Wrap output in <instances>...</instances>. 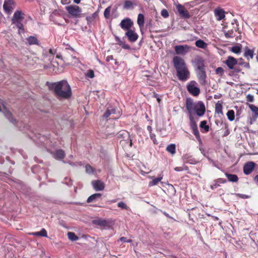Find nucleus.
Here are the masks:
<instances>
[{"label": "nucleus", "instance_id": "nucleus-1", "mask_svg": "<svg viewBox=\"0 0 258 258\" xmlns=\"http://www.w3.org/2000/svg\"><path fill=\"white\" fill-rule=\"evenodd\" d=\"M185 107L189 119L190 127L197 140L201 141L200 134L194 115L196 113L198 116H203L206 112L205 105L201 101L194 102L192 98H187L186 99Z\"/></svg>", "mask_w": 258, "mask_h": 258}, {"label": "nucleus", "instance_id": "nucleus-2", "mask_svg": "<svg viewBox=\"0 0 258 258\" xmlns=\"http://www.w3.org/2000/svg\"><path fill=\"white\" fill-rule=\"evenodd\" d=\"M46 85L59 100H69L73 95L71 87L67 80L54 83L47 82Z\"/></svg>", "mask_w": 258, "mask_h": 258}, {"label": "nucleus", "instance_id": "nucleus-3", "mask_svg": "<svg viewBox=\"0 0 258 258\" xmlns=\"http://www.w3.org/2000/svg\"><path fill=\"white\" fill-rule=\"evenodd\" d=\"M172 61L178 80L181 81L187 80L190 78V72L184 60L180 56H175Z\"/></svg>", "mask_w": 258, "mask_h": 258}, {"label": "nucleus", "instance_id": "nucleus-4", "mask_svg": "<svg viewBox=\"0 0 258 258\" xmlns=\"http://www.w3.org/2000/svg\"><path fill=\"white\" fill-rule=\"evenodd\" d=\"M25 14L20 10H17L15 12L12 18V24H14L18 29L19 34L24 32V27L22 21L25 18Z\"/></svg>", "mask_w": 258, "mask_h": 258}, {"label": "nucleus", "instance_id": "nucleus-5", "mask_svg": "<svg viewBox=\"0 0 258 258\" xmlns=\"http://www.w3.org/2000/svg\"><path fill=\"white\" fill-rule=\"evenodd\" d=\"M238 21L234 19L231 23H227L223 28V32L226 38H232L234 37L235 32L239 29Z\"/></svg>", "mask_w": 258, "mask_h": 258}, {"label": "nucleus", "instance_id": "nucleus-6", "mask_svg": "<svg viewBox=\"0 0 258 258\" xmlns=\"http://www.w3.org/2000/svg\"><path fill=\"white\" fill-rule=\"evenodd\" d=\"M74 50L72 47L66 48L63 51L62 54L61 56L64 62L68 64H71L73 62V60L76 58V57L74 55Z\"/></svg>", "mask_w": 258, "mask_h": 258}, {"label": "nucleus", "instance_id": "nucleus-7", "mask_svg": "<svg viewBox=\"0 0 258 258\" xmlns=\"http://www.w3.org/2000/svg\"><path fill=\"white\" fill-rule=\"evenodd\" d=\"M188 93L194 96H198L200 93V89L198 87V83L194 80L190 81L186 85Z\"/></svg>", "mask_w": 258, "mask_h": 258}, {"label": "nucleus", "instance_id": "nucleus-8", "mask_svg": "<svg viewBox=\"0 0 258 258\" xmlns=\"http://www.w3.org/2000/svg\"><path fill=\"white\" fill-rule=\"evenodd\" d=\"M68 13L75 18H79L82 12L81 9L77 5H71L66 7Z\"/></svg>", "mask_w": 258, "mask_h": 258}, {"label": "nucleus", "instance_id": "nucleus-9", "mask_svg": "<svg viewBox=\"0 0 258 258\" xmlns=\"http://www.w3.org/2000/svg\"><path fill=\"white\" fill-rule=\"evenodd\" d=\"M118 138L120 139V143L124 142L125 143H130V146L133 145L132 140L130 138V135L128 132L126 131H121L119 132Z\"/></svg>", "mask_w": 258, "mask_h": 258}, {"label": "nucleus", "instance_id": "nucleus-10", "mask_svg": "<svg viewBox=\"0 0 258 258\" xmlns=\"http://www.w3.org/2000/svg\"><path fill=\"white\" fill-rule=\"evenodd\" d=\"M119 26L122 29L126 31L133 29L134 22L130 18H126L121 21Z\"/></svg>", "mask_w": 258, "mask_h": 258}, {"label": "nucleus", "instance_id": "nucleus-11", "mask_svg": "<svg viewBox=\"0 0 258 258\" xmlns=\"http://www.w3.org/2000/svg\"><path fill=\"white\" fill-rule=\"evenodd\" d=\"M176 8L179 13V16L183 19H189L190 15L188 11L185 7L181 4H178L176 6Z\"/></svg>", "mask_w": 258, "mask_h": 258}, {"label": "nucleus", "instance_id": "nucleus-12", "mask_svg": "<svg viewBox=\"0 0 258 258\" xmlns=\"http://www.w3.org/2000/svg\"><path fill=\"white\" fill-rule=\"evenodd\" d=\"M125 36L127 38L128 40L130 42H136L139 38V35L136 32L134 28L133 29L126 31L125 33Z\"/></svg>", "mask_w": 258, "mask_h": 258}, {"label": "nucleus", "instance_id": "nucleus-13", "mask_svg": "<svg viewBox=\"0 0 258 258\" xmlns=\"http://www.w3.org/2000/svg\"><path fill=\"white\" fill-rule=\"evenodd\" d=\"M224 63L227 66L229 69L235 70V72L237 73L240 72L239 70L234 68V66L237 64V60L234 57L230 56H228Z\"/></svg>", "mask_w": 258, "mask_h": 258}, {"label": "nucleus", "instance_id": "nucleus-14", "mask_svg": "<svg viewBox=\"0 0 258 258\" xmlns=\"http://www.w3.org/2000/svg\"><path fill=\"white\" fill-rule=\"evenodd\" d=\"M198 80L202 86H205L207 84V76L206 70L196 72Z\"/></svg>", "mask_w": 258, "mask_h": 258}, {"label": "nucleus", "instance_id": "nucleus-15", "mask_svg": "<svg viewBox=\"0 0 258 258\" xmlns=\"http://www.w3.org/2000/svg\"><path fill=\"white\" fill-rule=\"evenodd\" d=\"M196 71L201 72L206 70V66L205 64V60L201 57H198L195 59Z\"/></svg>", "mask_w": 258, "mask_h": 258}, {"label": "nucleus", "instance_id": "nucleus-16", "mask_svg": "<svg viewBox=\"0 0 258 258\" xmlns=\"http://www.w3.org/2000/svg\"><path fill=\"white\" fill-rule=\"evenodd\" d=\"M174 49L177 54L184 55L189 51L190 47L187 45H176Z\"/></svg>", "mask_w": 258, "mask_h": 258}, {"label": "nucleus", "instance_id": "nucleus-17", "mask_svg": "<svg viewBox=\"0 0 258 258\" xmlns=\"http://www.w3.org/2000/svg\"><path fill=\"white\" fill-rule=\"evenodd\" d=\"M214 15L217 21H221L225 17V12L221 8H217L214 11Z\"/></svg>", "mask_w": 258, "mask_h": 258}, {"label": "nucleus", "instance_id": "nucleus-18", "mask_svg": "<svg viewBox=\"0 0 258 258\" xmlns=\"http://www.w3.org/2000/svg\"><path fill=\"white\" fill-rule=\"evenodd\" d=\"M255 164L253 162H248L243 166V172L245 174L248 175L252 172L254 168Z\"/></svg>", "mask_w": 258, "mask_h": 258}, {"label": "nucleus", "instance_id": "nucleus-19", "mask_svg": "<svg viewBox=\"0 0 258 258\" xmlns=\"http://www.w3.org/2000/svg\"><path fill=\"white\" fill-rule=\"evenodd\" d=\"M92 184L96 191L103 190L105 187L104 183L100 180L92 181Z\"/></svg>", "mask_w": 258, "mask_h": 258}, {"label": "nucleus", "instance_id": "nucleus-20", "mask_svg": "<svg viewBox=\"0 0 258 258\" xmlns=\"http://www.w3.org/2000/svg\"><path fill=\"white\" fill-rule=\"evenodd\" d=\"M14 7L13 0H6L4 4V9L7 12L11 11Z\"/></svg>", "mask_w": 258, "mask_h": 258}, {"label": "nucleus", "instance_id": "nucleus-21", "mask_svg": "<svg viewBox=\"0 0 258 258\" xmlns=\"http://www.w3.org/2000/svg\"><path fill=\"white\" fill-rule=\"evenodd\" d=\"M227 182L226 179L224 178H218L214 180V183L211 185V188L212 189H215L220 186V184L225 183Z\"/></svg>", "mask_w": 258, "mask_h": 258}, {"label": "nucleus", "instance_id": "nucleus-22", "mask_svg": "<svg viewBox=\"0 0 258 258\" xmlns=\"http://www.w3.org/2000/svg\"><path fill=\"white\" fill-rule=\"evenodd\" d=\"M93 223L100 226H108L109 225V222L105 219H98L93 221Z\"/></svg>", "mask_w": 258, "mask_h": 258}, {"label": "nucleus", "instance_id": "nucleus-23", "mask_svg": "<svg viewBox=\"0 0 258 258\" xmlns=\"http://www.w3.org/2000/svg\"><path fill=\"white\" fill-rule=\"evenodd\" d=\"M223 102L221 101H218L215 104V113L218 114L223 115Z\"/></svg>", "mask_w": 258, "mask_h": 258}, {"label": "nucleus", "instance_id": "nucleus-24", "mask_svg": "<svg viewBox=\"0 0 258 258\" xmlns=\"http://www.w3.org/2000/svg\"><path fill=\"white\" fill-rule=\"evenodd\" d=\"M102 196V194L100 193H96L92 195L88 198L87 202V203H91L95 202L97 199L100 198Z\"/></svg>", "mask_w": 258, "mask_h": 258}, {"label": "nucleus", "instance_id": "nucleus-25", "mask_svg": "<svg viewBox=\"0 0 258 258\" xmlns=\"http://www.w3.org/2000/svg\"><path fill=\"white\" fill-rule=\"evenodd\" d=\"M206 120H203L201 122L200 124V127L201 128V131L202 133H208L209 131L210 127L207 124Z\"/></svg>", "mask_w": 258, "mask_h": 258}, {"label": "nucleus", "instance_id": "nucleus-26", "mask_svg": "<svg viewBox=\"0 0 258 258\" xmlns=\"http://www.w3.org/2000/svg\"><path fill=\"white\" fill-rule=\"evenodd\" d=\"M115 39L117 42V44L120 46H121L123 48L125 49H130V45L125 44V42L122 41L118 36H115Z\"/></svg>", "mask_w": 258, "mask_h": 258}, {"label": "nucleus", "instance_id": "nucleus-27", "mask_svg": "<svg viewBox=\"0 0 258 258\" xmlns=\"http://www.w3.org/2000/svg\"><path fill=\"white\" fill-rule=\"evenodd\" d=\"M54 156L55 159H62L65 157L64 152L62 150H56L54 153Z\"/></svg>", "mask_w": 258, "mask_h": 258}, {"label": "nucleus", "instance_id": "nucleus-28", "mask_svg": "<svg viewBox=\"0 0 258 258\" xmlns=\"http://www.w3.org/2000/svg\"><path fill=\"white\" fill-rule=\"evenodd\" d=\"M32 235L36 236H42V237H47V233L46 230L44 228H42L39 232H35L31 233Z\"/></svg>", "mask_w": 258, "mask_h": 258}, {"label": "nucleus", "instance_id": "nucleus-29", "mask_svg": "<svg viewBox=\"0 0 258 258\" xmlns=\"http://www.w3.org/2000/svg\"><path fill=\"white\" fill-rule=\"evenodd\" d=\"M226 176L227 177L228 181L231 182H237L238 180V176L235 174L225 173Z\"/></svg>", "mask_w": 258, "mask_h": 258}, {"label": "nucleus", "instance_id": "nucleus-30", "mask_svg": "<svg viewBox=\"0 0 258 258\" xmlns=\"http://www.w3.org/2000/svg\"><path fill=\"white\" fill-rule=\"evenodd\" d=\"M144 16L142 14H139L138 16L137 23L140 28H142L144 26Z\"/></svg>", "mask_w": 258, "mask_h": 258}, {"label": "nucleus", "instance_id": "nucleus-31", "mask_svg": "<svg viewBox=\"0 0 258 258\" xmlns=\"http://www.w3.org/2000/svg\"><path fill=\"white\" fill-rule=\"evenodd\" d=\"M195 44L197 47L203 49H206L208 46V44L201 39L197 40Z\"/></svg>", "mask_w": 258, "mask_h": 258}, {"label": "nucleus", "instance_id": "nucleus-32", "mask_svg": "<svg viewBox=\"0 0 258 258\" xmlns=\"http://www.w3.org/2000/svg\"><path fill=\"white\" fill-rule=\"evenodd\" d=\"M163 179V175H160L157 178H154L152 180L149 182V186H153L157 185Z\"/></svg>", "mask_w": 258, "mask_h": 258}, {"label": "nucleus", "instance_id": "nucleus-33", "mask_svg": "<svg viewBox=\"0 0 258 258\" xmlns=\"http://www.w3.org/2000/svg\"><path fill=\"white\" fill-rule=\"evenodd\" d=\"M26 39L29 45L38 44V40L35 36H29Z\"/></svg>", "mask_w": 258, "mask_h": 258}, {"label": "nucleus", "instance_id": "nucleus-34", "mask_svg": "<svg viewBox=\"0 0 258 258\" xmlns=\"http://www.w3.org/2000/svg\"><path fill=\"white\" fill-rule=\"evenodd\" d=\"M5 115L11 122L13 123H16V120L14 118L12 113L10 111L6 109L5 111Z\"/></svg>", "mask_w": 258, "mask_h": 258}, {"label": "nucleus", "instance_id": "nucleus-35", "mask_svg": "<svg viewBox=\"0 0 258 258\" xmlns=\"http://www.w3.org/2000/svg\"><path fill=\"white\" fill-rule=\"evenodd\" d=\"M166 151L172 155H174L176 152V146L174 144H171L166 147Z\"/></svg>", "mask_w": 258, "mask_h": 258}, {"label": "nucleus", "instance_id": "nucleus-36", "mask_svg": "<svg viewBox=\"0 0 258 258\" xmlns=\"http://www.w3.org/2000/svg\"><path fill=\"white\" fill-rule=\"evenodd\" d=\"M244 55L247 58L250 57L252 58L253 56V51L249 49L248 47H246L245 50Z\"/></svg>", "mask_w": 258, "mask_h": 258}, {"label": "nucleus", "instance_id": "nucleus-37", "mask_svg": "<svg viewBox=\"0 0 258 258\" xmlns=\"http://www.w3.org/2000/svg\"><path fill=\"white\" fill-rule=\"evenodd\" d=\"M227 116L230 121H233L235 118V112L233 110H229L227 112Z\"/></svg>", "mask_w": 258, "mask_h": 258}, {"label": "nucleus", "instance_id": "nucleus-38", "mask_svg": "<svg viewBox=\"0 0 258 258\" xmlns=\"http://www.w3.org/2000/svg\"><path fill=\"white\" fill-rule=\"evenodd\" d=\"M68 236L69 239L72 241H76L79 239L78 236H77L75 233L72 232H69L68 233Z\"/></svg>", "mask_w": 258, "mask_h": 258}, {"label": "nucleus", "instance_id": "nucleus-39", "mask_svg": "<svg viewBox=\"0 0 258 258\" xmlns=\"http://www.w3.org/2000/svg\"><path fill=\"white\" fill-rule=\"evenodd\" d=\"M249 108L250 110L254 113V115L255 117L258 116V107L253 104H248Z\"/></svg>", "mask_w": 258, "mask_h": 258}, {"label": "nucleus", "instance_id": "nucleus-40", "mask_svg": "<svg viewBox=\"0 0 258 258\" xmlns=\"http://www.w3.org/2000/svg\"><path fill=\"white\" fill-rule=\"evenodd\" d=\"M117 207L121 208V209L126 210H130V208L128 206H127V205L123 202H119L117 204Z\"/></svg>", "mask_w": 258, "mask_h": 258}, {"label": "nucleus", "instance_id": "nucleus-41", "mask_svg": "<svg viewBox=\"0 0 258 258\" xmlns=\"http://www.w3.org/2000/svg\"><path fill=\"white\" fill-rule=\"evenodd\" d=\"M86 171L88 173H93L95 171V169L89 164L85 166Z\"/></svg>", "mask_w": 258, "mask_h": 258}, {"label": "nucleus", "instance_id": "nucleus-42", "mask_svg": "<svg viewBox=\"0 0 258 258\" xmlns=\"http://www.w3.org/2000/svg\"><path fill=\"white\" fill-rule=\"evenodd\" d=\"M224 72V71L221 67H218L215 70L216 74L219 75L220 77H222L223 76Z\"/></svg>", "mask_w": 258, "mask_h": 258}, {"label": "nucleus", "instance_id": "nucleus-43", "mask_svg": "<svg viewBox=\"0 0 258 258\" xmlns=\"http://www.w3.org/2000/svg\"><path fill=\"white\" fill-rule=\"evenodd\" d=\"M109 110L110 112V115H112L110 118L114 119L118 117V116H115L116 114V109L115 108H109Z\"/></svg>", "mask_w": 258, "mask_h": 258}, {"label": "nucleus", "instance_id": "nucleus-44", "mask_svg": "<svg viewBox=\"0 0 258 258\" xmlns=\"http://www.w3.org/2000/svg\"><path fill=\"white\" fill-rule=\"evenodd\" d=\"M110 11H111V7H108L105 9L104 12V16L105 18L108 19L109 18Z\"/></svg>", "mask_w": 258, "mask_h": 258}, {"label": "nucleus", "instance_id": "nucleus-45", "mask_svg": "<svg viewBox=\"0 0 258 258\" xmlns=\"http://www.w3.org/2000/svg\"><path fill=\"white\" fill-rule=\"evenodd\" d=\"M133 6V3L130 1H126L124 3V8L130 9Z\"/></svg>", "mask_w": 258, "mask_h": 258}, {"label": "nucleus", "instance_id": "nucleus-46", "mask_svg": "<svg viewBox=\"0 0 258 258\" xmlns=\"http://www.w3.org/2000/svg\"><path fill=\"white\" fill-rule=\"evenodd\" d=\"M231 51L235 53H238L241 51V47L238 46H234L231 48Z\"/></svg>", "mask_w": 258, "mask_h": 258}, {"label": "nucleus", "instance_id": "nucleus-47", "mask_svg": "<svg viewBox=\"0 0 258 258\" xmlns=\"http://www.w3.org/2000/svg\"><path fill=\"white\" fill-rule=\"evenodd\" d=\"M86 76L88 78H93L94 77V71L92 70H89L87 74H86Z\"/></svg>", "mask_w": 258, "mask_h": 258}, {"label": "nucleus", "instance_id": "nucleus-48", "mask_svg": "<svg viewBox=\"0 0 258 258\" xmlns=\"http://www.w3.org/2000/svg\"><path fill=\"white\" fill-rule=\"evenodd\" d=\"M161 15L164 18H167L169 16V13L167 10L163 9L161 12Z\"/></svg>", "mask_w": 258, "mask_h": 258}, {"label": "nucleus", "instance_id": "nucleus-49", "mask_svg": "<svg viewBox=\"0 0 258 258\" xmlns=\"http://www.w3.org/2000/svg\"><path fill=\"white\" fill-rule=\"evenodd\" d=\"M246 100L247 102H253L254 101V96L251 94H248L246 97Z\"/></svg>", "mask_w": 258, "mask_h": 258}, {"label": "nucleus", "instance_id": "nucleus-50", "mask_svg": "<svg viewBox=\"0 0 258 258\" xmlns=\"http://www.w3.org/2000/svg\"><path fill=\"white\" fill-rule=\"evenodd\" d=\"M150 137L155 144H157L158 142L156 139V135L154 133H150Z\"/></svg>", "mask_w": 258, "mask_h": 258}, {"label": "nucleus", "instance_id": "nucleus-51", "mask_svg": "<svg viewBox=\"0 0 258 258\" xmlns=\"http://www.w3.org/2000/svg\"><path fill=\"white\" fill-rule=\"evenodd\" d=\"M119 240L123 242H127V243H131L132 242V239H127L126 237H121L120 238H119Z\"/></svg>", "mask_w": 258, "mask_h": 258}, {"label": "nucleus", "instance_id": "nucleus-52", "mask_svg": "<svg viewBox=\"0 0 258 258\" xmlns=\"http://www.w3.org/2000/svg\"><path fill=\"white\" fill-rule=\"evenodd\" d=\"M110 112L109 111V108H108L106 111H105V112L104 113L103 116V117H104L106 119H108V118L109 117V116H110Z\"/></svg>", "mask_w": 258, "mask_h": 258}, {"label": "nucleus", "instance_id": "nucleus-53", "mask_svg": "<svg viewBox=\"0 0 258 258\" xmlns=\"http://www.w3.org/2000/svg\"><path fill=\"white\" fill-rule=\"evenodd\" d=\"M221 97H222V94H215L214 96V98L215 99H219V98H221Z\"/></svg>", "mask_w": 258, "mask_h": 258}, {"label": "nucleus", "instance_id": "nucleus-54", "mask_svg": "<svg viewBox=\"0 0 258 258\" xmlns=\"http://www.w3.org/2000/svg\"><path fill=\"white\" fill-rule=\"evenodd\" d=\"M112 59H113V57L112 55H109V56H107L106 57V61H109L110 60H112Z\"/></svg>", "mask_w": 258, "mask_h": 258}, {"label": "nucleus", "instance_id": "nucleus-55", "mask_svg": "<svg viewBox=\"0 0 258 258\" xmlns=\"http://www.w3.org/2000/svg\"><path fill=\"white\" fill-rule=\"evenodd\" d=\"M174 169L176 171H182L183 168L181 167H176L174 168Z\"/></svg>", "mask_w": 258, "mask_h": 258}, {"label": "nucleus", "instance_id": "nucleus-56", "mask_svg": "<svg viewBox=\"0 0 258 258\" xmlns=\"http://www.w3.org/2000/svg\"><path fill=\"white\" fill-rule=\"evenodd\" d=\"M238 195L239 196V197L242 198H244V199H247L249 197L248 196H247V195H240V194H238Z\"/></svg>", "mask_w": 258, "mask_h": 258}, {"label": "nucleus", "instance_id": "nucleus-57", "mask_svg": "<svg viewBox=\"0 0 258 258\" xmlns=\"http://www.w3.org/2000/svg\"><path fill=\"white\" fill-rule=\"evenodd\" d=\"M147 130L149 132V133H152V127L150 125H148L147 126Z\"/></svg>", "mask_w": 258, "mask_h": 258}, {"label": "nucleus", "instance_id": "nucleus-58", "mask_svg": "<svg viewBox=\"0 0 258 258\" xmlns=\"http://www.w3.org/2000/svg\"><path fill=\"white\" fill-rule=\"evenodd\" d=\"M81 0H74V2L75 4H79L81 2Z\"/></svg>", "mask_w": 258, "mask_h": 258}, {"label": "nucleus", "instance_id": "nucleus-59", "mask_svg": "<svg viewBox=\"0 0 258 258\" xmlns=\"http://www.w3.org/2000/svg\"><path fill=\"white\" fill-rule=\"evenodd\" d=\"M254 180L258 182V175H256L254 177Z\"/></svg>", "mask_w": 258, "mask_h": 258}, {"label": "nucleus", "instance_id": "nucleus-60", "mask_svg": "<svg viewBox=\"0 0 258 258\" xmlns=\"http://www.w3.org/2000/svg\"><path fill=\"white\" fill-rule=\"evenodd\" d=\"M157 100L159 103H160L161 101V99L159 97H157Z\"/></svg>", "mask_w": 258, "mask_h": 258}, {"label": "nucleus", "instance_id": "nucleus-61", "mask_svg": "<svg viewBox=\"0 0 258 258\" xmlns=\"http://www.w3.org/2000/svg\"><path fill=\"white\" fill-rule=\"evenodd\" d=\"M154 97L155 98H157V97H158V95L157 94H156V93H154Z\"/></svg>", "mask_w": 258, "mask_h": 258}, {"label": "nucleus", "instance_id": "nucleus-62", "mask_svg": "<svg viewBox=\"0 0 258 258\" xmlns=\"http://www.w3.org/2000/svg\"><path fill=\"white\" fill-rule=\"evenodd\" d=\"M164 215H165L166 216H167V217H169V215H168V214H167V213H164Z\"/></svg>", "mask_w": 258, "mask_h": 258}, {"label": "nucleus", "instance_id": "nucleus-63", "mask_svg": "<svg viewBox=\"0 0 258 258\" xmlns=\"http://www.w3.org/2000/svg\"><path fill=\"white\" fill-rule=\"evenodd\" d=\"M96 13H93V14L92 15H93V17H95V15Z\"/></svg>", "mask_w": 258, "mask_h": 258}, {"label": "nucleus", "instance_id": "nucleus-64", "mask_svg": "<svg viewBox=\"0 0 258 258\" xmlns=\"http://www.w3.org/2000/svg\"><path fill=\"white\" fill-rule=\"evenodd\" d=\"M115 202H116V201H115V200H112V201H111V202H112V203H115Z\"/></svg>", "mask_w": 258, "mask_h": 258}]
</instances>
